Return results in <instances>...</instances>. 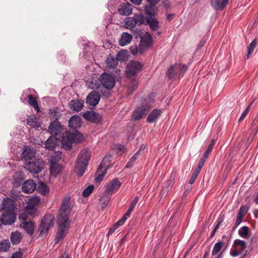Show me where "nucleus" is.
<instances>
[{"label":"nucleus","mask_w":258,"mask_h":258,"mask_svg":"<svg viewBox=\"0 0 258 258\" xmlns=\"http://www.w3.org/2000/svg\"><path fill=\"white\" fill-rule=\"evenodd\" d=\"M155 97V93H151L144 99L142 101L141 105L137 107L133 112L132 118L134 120H140L149 112L154 103Z\"/></svg>","instance_id":"1"},{"label":"nucleus","mask_w":258,"mask_h":258,"mask_svg":"<svg viewBox=\"0 0 258 258\" xmlns=\"http://www.w3.org/2000/svg\"><path fill=\"white\" fill-rule=\"evenodd\" d=\"M91 157L89 149H84L79 154L76 162L75 172L81 177L85 173Z\"/></svg>","instance_id":"2"},{"label":"nucleus","mask_w":258,"mask_h":258,"mask_svg":"<svg viewBox=\"0 0 258 258\" xmlns=\"http://www.w3.org/2000/svg\"><path fill=\"white\" fill-rule=\"evenodd\" d=\"M57 224L58 228L55 237V242L59 241L67 236L70 228V221L67 220V218L65 217L58 218Z\"/></svg>","instance_id":"3"},{"label":"nucleus","mask_w":258,"mask_h":258,"mask_svg":"<svg viewBox=\"0 0 258 258\" xmlns=\"http://www.w3.org/2000/svg\"><path fill=\"white\" fill-rule=\"evenodd\" d=\"M54 216L52 214L44 216L41 221L38 230L39 234L38 238H40L47 235L49 229L54 225Z\"/></svg>","instance_id":"4"},{"label":"nucleus","mask_w":258,"mask_h":258,"mask_svg":"<svg viewBox=\"0 0 258 258\" xmlns=\"http://www.w3.org/2000/svg\"><path fill=\"white\" fill-rule=\"evenodd\" d=\"M44 163L41 159H35L25 163V168L31 173L37 174L43 169Z\"/></svg>","instance_id":"5"},{"label":"nucleus","mask_w":258,"mask_h":258,"mask_svg":"<svg viewBox=\"0 0 258 258\" xmlns=\"http://www.w3.org/2000/svg\"><path fill=\"white\" fill-rule=\"evenodd\" d=\"M110 156L108 157L106 156L102 159L96 172L97 176L95 178V181L96 182H99L103 180L106 173V170L108 168L109 165H107V163L110 162Z\"/></svg>","instance_id":"6"},{"label":"nucleus","mask_w":258,"mask_h":258,"mask_svg":"<svg viewBox=\"0 0 258 258\" xmlns=\"http://www.w3.org/2000/svg\"><path fill=\"white\" fill-rule=\"evenodd\" d=\"M70 197L67 196L62 200L60 206L59 213L57 217L58 218L67 217V220H69V213L71 212L72 208L70 202Z\"/></svg>","instance_id":"7"},{"label":"nucleus","mask_w":258,"mask_h":258,"mask_svg":"<svg viewBox=\"0 0 258 258\" xmlns=\"http://www.w3.org/2000/svg\"><path fill=\"white\" fill-rule=\"evenodd\" d=\"M246 244V243H234L230 252L231 255L235 257L241 255L242 258L244 257L248 252Z\"/></svg>","instance_id":"8"},{"label":"nucleus","mask_w":258,"mask_h":258,"mask_svg":"<svg viewBox=\"0 0 258 258\" xmlns=\"http://www.w3.org/2000/svg\"><path fill=\"white\" fill-rule=\"evenodd\" d=\"M153 44V39L149 32H146L143 36L141 37L139 44V53L143 54L146 50L149 48Z\"/></svg>","instance_id":"9"},{"label":"nucleus","mask_w":258,"mask_h":258,"mask_svg":"<svg viewBox=\"0 0 258 258\" xmlns=\"http://www.w3.org/2000/svg\"><path fill=\"white\" fill-rule=\"evenodd\" d=\"M143 68V64L139 61H131L127 66L126 74L127 78L136 76Z\"/></svg>","instance_id":"10"},{"label":"nucleus","mask_w":258,"mask_h":258,"mask_svg":"<svg viewBox=\"0 0 258 258\" xmlns=\"http://www.w3.org/2000/svg\"><path fill=\"white\" fill-rule=\"evenodd\" d=\"M100 81L101 85L108 90L112 89L115 84L114 77L106 73H104L100 76Z\"/></svg>","instance_id":"11"},{"label":"nucleus","mask_w":258,"mask_h":258,"mask_svg":"<svg viewBox=\"0 0 258 258\" xmlns=\"http://www.w3.org/2000/svg\"><path fill=\"white\" fill-rule=\"evenodd\" d=\"M76 135L70 132L66 131L62 136L61 146L65 150H69L72 147V143L75 140Z\"/></svg>","instance_id":"12"},{"label":"nucleus","mask_w":258,"mask_h":258,"mask_svg":"<svg viewBox=\"0 0 258 258\" xmlns=\"http://www.w3.org/2000/svg\"><path fill=\"white\" fill-rule=\"evenodd\" d=\"M16 215L13 211H5L0 218V221L4 225H11L15 222Z\"/></svg>","instance_id":"13"},{"label":"nucleus","mask_w":258,"mask_h":258,"mask_svg":"<svg viewBox=\"0 0 258 258\" xmlns=\"http://www.w3.org/2000/svg\"><path fill=\"white\" fill-rule=\"evenodd\" d=\"M83 117L87 121L92 123H98L101 120L99 114L93 111H87L83 114Z\"/></svg>","instance_id":"14"},{"label":"nucleus","mask_w":258,"mask_h":258,"mask_svg":"<svg viewBox=\"0 0 258 258\" xmlns=\"http://www.w3.org/2000/svg\"><path fill=\"white\" fill-rule=\"evenodd\" d=\"M100 100V94L96 91L91 92L86 98V103L89 105L95 106L99 102Z\"/></svg>","instance_id":"15"},{"label":"nucleus","mask_w":258,"mask_h":258,"mask_svg":"<svg viewBox=\"0 0 258 258\" xmlns=\"http://www.w3.org/2000/svg\"><path fill=\"white\" fill-rule=\"evenodd\" d=\"M48 130L51 134L57 136L61 133L62 130V126L59 121L57 120H55L51 122Z\"/></svg>","instance_id":"16"},{"label":"nucleus","mask_w":258,"mask_h":258,"mask_svg":"<svg viewBox=\"0 0 258 258\" xmlns=\"http://www.w3.org/2000/svg\"><path fill=\"white\" fill-rule=\"evenodd\" d=\"M36 188V184L33 179L26 180L23 184L22 189L25 193H32Z\"/></svg>","instance_id":"17"},{"label":"nucleus","mask_w":258,"mask_h":258,"mask_svg":"<svg viewBox=\"0 0 258 258\" xmlns=\"http://www.w3.org/2000/svg\"><path fill=\"white\" fill-rule=\"evenodd\" d=\"M35 154L36 150L33 148L29 146H24L22 152V157L25 160V162H27L28 160L32 159Z\"/></svg>","instance_id":"18"},{"label":"nucleus","mask_w":258,"mask_h":258,"mask_svg":"<svg viewBox=\"0 0 258 258\" xmlns=\"http://www.w3.org/2000/svg\"><path fill=\"white\" fill-rule=\"evenodd\" d=\"M162 113V110L160 109H154L149 114L147 118V122L153 123L157 120Z\"/></svg>","instance_id":"19"},{"label":"nucleus","mask_w":258,"mask_h":258,"mask_svg":"<svg viewBox=\"0 0 258 258\" xmlns=\"http://www.w3.org/2000/svg\"><path fill=\"white\" fill-rule=\"evenodd\" d=\"M69 127L72 130H77L81 126V118L77 115L72 116L68 122Z\"/></svg>","instance_id":"20"},{"label":"nucleus","mask_w":258,"mask_h":258,"mask_svg":"<svg viewBox=\"0 0 258 258\" xmlns=\"http://www.w3.org/2000/svg\"><path fill=\"white\" fill-rule=\"evenodd\" d=\"M118 12L121 15L128 16L132 13V6L128 3L121 4Z\"/></svg>","instance_id":"21"},{"label":"nucleus","mask_w":258,"mask_h":258,"mask_svg":"<svg viewBox=\"0 0 258 258\" xmlns=\"http://www.w3.org/2000/svg\"><path fill=\"white\" fill-rule=\"evenodd\" d=\"M121 185L120 181L117 178L112 180L111 182L105 186V191L111 193L115 190H117Z\"/></svg>","instance_id":"22"},{"label":"nucleus","mask_w":258,"mask_h":258,"mask_svg":"<svg viewBox=\"0 0 258 258\" xmlns=\"http://www.w3.org/2000/svg\"><path fill=\"white\" fill-rule=\"evenodd\" d=\"M84 106V102L81 100L73 99L69 102L70 109L74 111H80Z\"/></svg>","instance_id":"23"},{"label":"nucleus","mask_w":258,"mask_h":258,"mask_svg":"<svg viewBox=\"0 0 258 258\" xmlns=\"http://www.w3.org/2000/svg\"><path fill=\"white\" fill-rule=\"evenodd\" d=\"M229 0H211V5L215 10H223Z\"/></svg>","instance_id":"24"},{"label":"nucleus","mask_w":258,"mask_h":258,"mask_svg":"<svg viewBox=\"0 0 258 258\" xmlns=\"http://www.w3.org/2000/svg\"><path fill=\"white\" fill-rule=\"evenodd\" d=\"M156 5L147 4L145 7V14L147 17H154L158 13Z\"/></svg>","instance_id":"25"},{"label":"nucleus","mask_w":258,"mask_h":258,"mask_svg":"<svg viewBox=\"0 0 258 258\" xmlns=\"http://www.w3.org/2000/svg\"><path fill=\"white\" fill-rule=\"evenodd\" d=\"M58 143V139L55 136H50L45 142V147L49 150L54 149Z\"/></svg>","instance_id":"26"},{"label":"nucleus","mask_w":258,"mask_h":258,"mask_svg":"<svg viewBox=\"0 0 258 258\" xmlns=\"http://www.w3.org/2000/svg\"><path fill=\"white\" fill-rule=\"evenodd\" d=\"M146 25H148L152 31H157L159 28V22L154 17H147Z\"/></svg>","instance_id":"27"},{"label":"nucleus","mask_w":258,"mask_h":258,"mask_svg":"<svg viewBox=\"0 0 258 258\" xmlns=\"http://www.w3.org/2000/svg\"><path fill=\"white\" fill-rule=\"evenodd\" d=\"M133 36L131 34L123 32L121 34V38L119 41V44L121 46L128 44L132 40Z\"/></svg>","instance_id":"28"},{"label":"nucleus","mask_w":258,"mask_h":258,"mask_svg":"<svg viewBox=\"0 0 258 258\" xmlns=\"http://www.w3.org/2000/svg\"><path fill=\"white\" fill-rule=\"evenodd\" d=\"M63 170V166L59 164L51 165L49 167V171L52 176L55 177Z\"/></svg>","instance_id":"29"},{"label":"nucleus","mask_w":258,"mask_h":258,"mask_svg":"<svg viewBox=\"0 0 258 258\" xmlns=\"http://www.w3.org/2000/svg\"><path fill=\"white\" fill-rule=\"evenodd\" d=\"M15 205L14 201L11 199H6L3 202V209L5 211H13Z\"/></svg>","instance_id":"30"},{"label":"nucleus","mask_w":258,"mask_h":258,"mask_svg":"<svg viewBox=\"0 0 258 258\" xmlns=\"http://www.w3.org/2000/svg\"><path fill=\"white\" fill-rule=\"evenodd\" d=\"M21 227L30 235H32L34 232V224L31 221L21 223Z\"/></svg>","instance_id":"31"},{"label":"nucleus","mask_w":258,"mask_h":258,"mask_svg":"<svg viewBox=\"0 0 258 258\" xmlns=\"http://www.w3.org/2000/svg\"><path fill=\"white\" fill-rule=\"evenodd\" d=\"M40 199L39 197H35L29 199L27 202L26 208L28 210L33 209L35 206L39 204Z\"/></svg>","instance_id":"32"},{"label":"nucleus","mask_w":258,"mask_h":258,"mask_svg":"<svg viewBox=\"0 0 258 258\" xmlns=\"http://www.w3.org/2000/svg\"><path fill=\"white\" fill-rule=\"evenodd\" d=\"M134 18L136 20L137 25L141 26L146 25L147 18L142 14H136L134 15Z\"/></svg>","instance_id":"33"},{"label":"nucleus","mask_w":258,"mask_h":258,"mask_svg":"<svg viewBox=\"0 0 258 258\" xmlns=\"http://www.w3.org/2000/svg\"><path fill=\"white\" fill-rule=\"evenodd\" d=\"M125 221V218H122L120 220H118L115 224L113 225L112 227L110 228L106 236H108L109 235L112 234L118 227L122 225L124 223Z\"/></svg>","instance_id":"34"},{"label":"nucleus","mask_w":258,"mask_h":258,"mask_svg":"<svg viewBox=\"0 0 258 258\" xmlns=\"http://www.w3.org/2000/svg\"><path fill=\"white\" fill-rule=\"evenodd\" d=\"M139 201V197H136L134 199L132 203H131L127 211L125 213L124 215L122 218H125V220L127 219V217L130 216L131 213L133 211L135 208L136 205Z\"/></svg>","instance_id":"35"},{"label":"nucleus","mask_w":258,"mask_h":258,"mask_svg":"<svg viewBox=\"0 0 258 258\" xmlns=\"http://www.w3.org/2000/svg\"><path fill=\"white\" fill-rule=\"evenodd\" d=\"M124 23L126 26L125 27L127 29H133L137 25L134 17L125 18Z\"/></svg>","instance_id":"36"},{"label":"nucleus","mask_w":258,"mask_h":258,"mask_svg":"<svg viewBox=\"0 0 258 258\" xmlns=\"http://www.w3.org/2000/svg\"><path fill=\"white\" fill-rule=\"evenodd\" d=\"M27 121V124L32 128L38 127L40 126L36 117L34 115L30 116Z\"/></svg>","instance_id":"37"},{"label":"nucleus","mask_w":258,"mask_h":258,"mask_svg":"<svg viewBox=\"0 0 258 258\" xmlns=\"http://www.w3.org/2000/svg\"><path fill=\"white\" fill-rule=\"evenodd\" d=\"M37 190L43 195H45L49 192V190L47 186L45 183L41 182H39L38 183Z\"/></svg>","instance_id":"38"},{"label":"nucleus","mask_w":258,"mask_h":258,"mask_svg":"<svg viewBox=\"0 0 258 258\" xmlns=\"http://www.w3.org/2000/svg\"><path fill=\"white\" fill-rule=\"evenodd\" d=\"M138 85V82L136 79H132L128 86V93L131 94H132V93L137 89Z\"/></svg>","instance_id":"39"},{"label":"nucleus","mask_w":258,"mask_h":258,"mask_svg":"<svg viewBox=\"0 0 258 258\" xmlns=\"http://www.w3.org/2000/svg\"><path fill=\"white\" fill-rule=\"evenodd\" d=\"M29 103L33 106L35 109L39 111V106L37 101L36 98H34L32 95L29 94L28 95Z\"/></svg>","instance_id":"40"},{"label":"nucleus","mask_w":258,"mask_h":258,"mask_svg":"<svg viewBox=\"0 0 258 258\" xmlns=\"http://www.w3.org/2000/svg\"><path fill=\"white\" fill-rule=\"evenodd\" d=\"M216 141H217L216 139H212L210 144L208 146L207 149L204 153L203 156H204L205 158H207L209 157L210 153L213 150V147L215 145V144L216 142Z\"/></svg>","instance_id":"41"},{"label":"nucleus","mask_w":258,"mask_h":258,"mask_svg":"<svg viewBox=\"0 0 258 258\" xmlns=\"http://www.w3.org/2000/svg\"><path fill=\"white\" fill-rule=\"evenodd\" d=\"M107 66L111 68H114L118 64V60L112 56H109L106 60Z\"/></svg>","instance_id":"42"},{"label":"nucleus","mask_w":258,"mask_h":258,"mask_svg":"<svg viewBox=\"0 0 258 258\" xmlns=\"http://www.w3.org/2000/svg\"><path fill=\"white\" fill-rule=\"evenodd\" d=\"M257 44V41L256 39H254L249 45L247 47V58H248L250 55L252 54L254 49L256 47Z\"/></svg>","instance_id":"43"},{"label":"nucleus","mask_w":258,"mask_h":258,"mask_svg":"<svg viewBox=\"0 0 258 258\" xmlns=\"http://www.w3.org/2000/svg\"><path fill=\"white\" fill-rule=\"evenodd\" d=\"M22 236L20 232L16 231L12 232L11 235V242H20Z\"/></svg>","instance_id":"44"},{"label":"nucleus","mask_w":258,"mask_h":258,"mask_svg":"<svg viewBox=\"0 0 258 258\" xmlns=\"http://www.w3.org/2000/svg\"><path fill=\"white\" fill-rule=\"evenodd\" d=\"M242 209L243 207H241L239 210V212L238 213L235 222V227L238 226L242 221V219L244 215V214L242 213Z\"/></svg>","instance_id":"45"},{"label":"nucleus","mask_w":258,"mask_h":258,"mask_svg":"<svg viewBox=\"0 0 258 258\" xmlns=\"http://www.w3.org/2000/svg\"><path fill=\"white\" fill-rule=\"evenodd\" d=\"M94 188V187L93 185H89L86 188H85L83 190L82 192V196L85 198H87L92 193Z\"/></svg>","instance_id":"46"},{"label":"nucleus","mask_w":258,"mask_h":258,"mask_svg":"<svg viewBox=\"0 0 258 258\" xmlns=\"http://www.w3.org/2000/svg\"><path fill=\"white\" fill-rule=\"evenodd\" d=\"M238 233L242 237H246L248 233V227L246 226L242 227L239 229Z\"/></svg>","instance_id":"47"},{"label":"nucleus","mask_w":258,"mask_h":258,"mask_svg":"<svg viewBox=\"0 0 258 258\" xmlns=\"http://www.w3.org/2000/svg\"><path fill=\"white\" fill-rule=\"evenodd\" d=\"M60 159V157L57 155L51 156L49 160L50 165L58 164Z\"/></svg>","instance_id":"48"},{"label":"nucleus","mask_w":258,"mask_h":258,"mask_svg":"<svg viewBox=\"0 0 258 258\" xmlns=\"http://www.w3.org/2000/svg\"><path fill=\"white\" fill-rule=\"evenodd\" d=\"M222 243H216L212 251V255H215L220 251L222 246Z\"/></svg>","instance_id":"49"},{"label":"nucleus","mask_w":258,"mask_h":258,"mask_svg":"<svg viewBox=\"0 0 258 258\" xmlns=\"http://www.w3.org/2000/svg\"><path fill=\"white\" fill-rule=\"evenodd\" d=\"M207 158H205L203 156L199 161L197 167L196 168V170L200 172L202 167L204 166Z\"/></svg>","instance_id":"50"},{"label":"nucleus","mask_w":258,"mask_h":258,"mask_svg":"<svg viewBox=\"0 0 258 258\" xmlns=\"http://www.w3.org/2000/svg\"><path fill=\"white\" fill-rule=\"evenodd\" d=\"M175 74V71L173 66H171L167 72L166 75L168 79H171L173 78Z\"/></svg>","instance_id":"51"},{"label":"nucleus","mask_w":258,"mask_h":258,"mask_svg":"<svg viewBox=\"0 0 258 258\" xmlns=\"http://www.w3.org/2000/svg\"><path fill=\"white\" fill-rule=\"evenodd\" d=\"M10 247V243H0V252L6 251Z\"/></svg>","instance_id":"52"},{"label":"nucleus","mask_w":258,"mask_h":258,"mask_svg":"<svg viewBox=\"0 0 258 258\" xmlns=\"http://www.w3.org/2000/svg\"><path fill=\"white\" fill-rule=\"evenodd\" d=\"M199 173H200V171H197V170L195 169V170L194 171V172L192 174L191 177L189 181V183L190 184H191L195 182V181L196 180Z\"/></svg>","instance_id":"53"},{"label":"nucleus","mask_w":258,"mask_h":258,"mask_svg":"<svg viewBox=\"0 0 258 258\" xmlns=\"http://www.w3.org/2000/svg\"><path fill=\"white\" fill-rule=\"evenodd\" d=\"M250 105H249L246 107V108L243 111L240 118H239V120H238L239 122L242 121L244 119V118L246 116V115L247 114V113L249 111V108H250Z\"/></svg>","instance_id":"54"},{"label":"nucleus","mask_w":258,"mask_h":258,"mask_svg":"<svg viewBox=\"0 0 258 258\" xmlns=\"http://www.w3.org/2000/svg\"><path fill=\"white\" fill-rule=\"evenodd\" d=\"M19 219L21 223L28 222V221H27V216L25 213H21L19 216Z\"/></svg>","instance_id":"55"},{"label":"nucleus","mask_w":258,"mask_h":258,"mask_svg":"<svg viewBox=\"0 0 258 258\" xmlns=\"http://www.w3.org/2000/svg\"><path fill=\"white\" fill-rule=\"evenodd\" d=\"M130 51L133 55H135L139 52V47L138 48L137 46H132L130 47Z\"/></svg>","instance_id":"56"},{"label":"nucleus","mask_w":258,"mask_h":258,"mask_svg":"<svg viewBox=\"0 0 258 258\" xmlns=\"http://www.w3.org/2000/svg\"><path fill=\"white\" fill-rule=\"evenodd\" d=\"M179 67L180 68L181 77H183V74L186 72L187 70V67L185 64H179Z\"/></svg>","instance_id":"57"},{"label":"nucleus","mask_w":258,"mask_h":258,"mask_svg":"<svg viewBox=\"0 0 258 258\" xmlns=\"http://www.w3.org/2000/svg\"><path fill=\"white\" fill-rule=\"evenodd\" d=\"M206 40H207L206 37H203L198 45V48L200 49L202 46H203L205 44Z\"/></svg>","instance_id":"58"},{"label":"nucleus","mask_w":258,"mask_h":258,"mask_svg":"<svg viewBox=\"0 0 258 258\" xmlns=\"http://www.w3.org/2000/svg\"><path fill=\"white\" fill-rule=\"evenodd\" d=\"M22 255L21 251H17L13 254L11 258H22Z\"/></svg>","instance_id":"59"},{"label":"nucleus","mask_w":258,"mask_h":258,"mask_svg":"<svg viewBox=\"0 0 258 258\" xmlns=\"http://www.w3.org/2000/svg\"><path fill=\"white\" fill-rule=\"evenodd\" d=\"M145 148L146 145L143 144L142 145H141V146L140 147V148H139V150L137 153H138L139 155L141 154L142 153L144 152Z\"/></svg>","instance_id":"60"},{"label":"nucleus","mask_w":258,"mask_h":258,"mask_svg":"<svg viewBox=\"0 0 258 258\" xmlns=\"http://www.w3.org/2000/svg\"><path fill=\"white\" fill-rule=\"evenodd\" d=\"M139 155L138 153H136L130 159V161L131 162H134L137 159Z\"/></svg>","instance_id":"61"},{"label":"nucleus","mask_w":258,"mask_h":258,"mask_svg":"<svg viewBox=\"0 0 258 258\" xmlns=\"http://www.w3.org/2000/svg\"><path fill=\"white\" fill-rule=\"evenodd\" d=\"M148 4H152V5H157L158 2H159V0H146Z\"/></svg>","instance_id":"62"},{"label":"nucleus","mask_w":258,"mask_h":258,"mask_svg":"<svg viewBox=\"0 0 258 258\" xmlns=\"http://www.w3.org/2000/svg\"><path fill=\"white\" fill-rule=\"evenodd\" d=\"M133 4H135V5L139 6L140 5L142 0H130Z\"/></svg>","instance_id":"63"},{"label":"nucleus","mask_w":258,"mask_h":258,"mask_svg":"<svg viewBox=\"0 0 258 258\" xmlns=\"http://www.w3.org/2000/svg\"><path fill=\"white\" fill-rule=\"evenodd\" d=\"M174 15L173 14H167L166 16V19H167V20L170 21L173 19V18H174Z\"/></svg>","instance_id":"64"}]
</instances>
